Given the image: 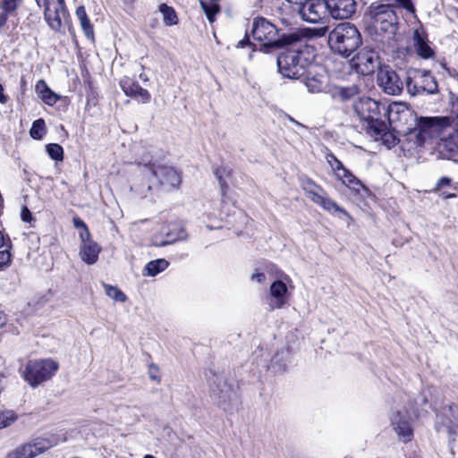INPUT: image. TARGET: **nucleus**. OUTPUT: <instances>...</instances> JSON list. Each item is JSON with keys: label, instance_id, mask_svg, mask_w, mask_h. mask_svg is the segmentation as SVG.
Wrapping results in <instances>:
<instances>
[{"label": "nucleus", "instance_id": "nucleus-1", "mask_svg": "<svg viewBox=\"0 0 458 458\" xmlns=\"http://www.w3.org/2000/svg\"><path fill=\"white\" fill-rule=\"evenodd\" d=\"M369 34L376 41L390 44L398 30L395 6L387 3H372L365 13Z\"/></svg>", "mask_w": 458, "mask_h": 458}, {"label": "nucleus", "instance_id": "nucleus-2", "mask_svg": "<svg viewBox=\"0 0 458 458\" xmlns=\"http://www.w3.org/2000/svg\"><path fill=\"white\" fill-rule=\"evenodd\" d=\"M400 121H407L408 118L414 122L413 127H407L404 131L416 139L418 146H422L428 140L440 138L442 134L451 129V117L449 116H420L411 113L409 109L396 111Z\"/></svg>", "mask_w": 458, "mask_h": 458}, {"label": "nucleus", "instance_id": "nucleus-3", "mask_svg": "<svg viewBox=\"0 0 458 458\" xmlns=\"http://www.w3.org/2000/svg\"><path fill=\"white\" fill-rule=\"evenodd\" d=\"M314 48L308 45L291 47L281 53L277 59L279 72L289 79H298L303 76L306 69L313 63Z\"/></svg>", "mask_w": 458, "mask_h": 458}, {"label": "nucleus", "instance_id": "nucleus-4", "mask_svg": "<svg viewBox=\"0 0 458 458\" xmlns=\"http://www.w3.org/2000/svg\"><path fill=\"white\" fill-rule=\"evenodd\" d=\"M253 39L263 43L264 47H282L301 41L297 33L280 34L279 30L264 17H257L252 21Z\"/></svg>", "mask_w": 458, "mask_h": 458}, {"label": "nucleus", "instance_id": "nucleus-5", "mask_svg": "<svg viewBox=\"0 0 458 458\" xmlns=\"http://www.w3.org/2000/svg\"><path fill=\"white\" fill-rule=\"evenodd\" d=\"M353 108L360 120L366 123L364 130L371 137L377 138L386 130V124L381 114V111H384V116L386 114V106L380 105L370 98H360L354 103Z\"/></svg>", "mask_w": 458, "mask_h": 458}, {"label": "nucleus", "instance_id": "nucleus-6", "mask_svg": "<svg viewBox=\"0 0 458 458\" xmlns=\"http://www.w3.org/2000/svg\"><path fill=\"white\" fill-rule=\"evenodd\" d=\"M360 44V34L350 22L338 24L328 35L329 47L342 56H349Z\"/></svg>", "mask_w": 458, "mask_h": 458}, {"label": "nucleus", "instance_id": "nucleus-7", "mask_svg": "<svg viewBox=\"0 0 458 458\" xmlns=\"http://www.w3.org/2000/svg\"><path fill=\"white\" fill-rule=\"evenodd\" d=\"M449 102L452 113L456 116L457 123L454 124L451 118V129H448L437 143V150L444 158L451 159L458 156V93H449Z\"/></svg>", "mask_w": 458, "mask_h": 458}, {"label": "nucleus", "instance_id": "nucleus-8", "mask_svg": "<svg viewBox=\"0 0 458 458\" xmlns=\"http://www.w3.org/2000/svg\"><path fill=\"white\" fill-rule=\"evenodd\" d=\"M58 369V362L52 359L31 360L27 362L22 377L32 387H36L49 380Z\"/></svg>", "mask_w": 458, "mask_h": 458}, {"label": "nucleus", "instance_id": "nucleus-9", "mask_svg": "<svg viewBox=\"0 0 458 458\" xmlns=\"http://www.w3.org/2000/svg\"><path fill=\"white\" fill-rule=\"evenodd\" d=\"M406 89L411 97L438 93L436 78L427 70H413L406 78Z\"/></svg>", "mask_w": 458, "mask_h": 458}, {"label": "nucleus", "instance_id": "nucleus-10", "mask_svg": "<svg viewBox=\"0 0 458 458\" xmlns=\"http://www.w3.org/2000/svg\"><path fill=\"white\" fill-rule=\"evenodd\" d=\"M210 397L214 403L225 411H229L232 403L236 400V394L226 377L214 374L210 378Z\"/></svg>", "mask_w": 458, "mask_h": 458}, {"label": "nucleus", "instance_id": "nucleus-11", "mask_svg": "<svg viewBox=\"0 0 458 458\" xmlns=\"http://www.w3.org/2000/svg\"><path fill=\"white\" fill-rule=\"evenodd\" d=\"M56 444V439L53 437H34L8 452L4 458H35Z\"/></svg>", "mask_w": 458, "mask_h": 458}, {"label": "nucleus", "instance_id": "nucleus-12", "mask_svg": "<svg viewBox=\"0 0 458 458\" xmlns=\"http://www.w3.org/2000/svg\"><path fill=\"white\" fill-rule=\"evenodd\" d=\"M301 188L306 196L315 204L321 207L329 213L341 212L347 214L346 211L331 199L325 190L318 184L315 183L310 178L301 179Z\"/></svg>", "mask_w": 458, "mask_h": 458}, {"label": "nucleus", "instance_id": "nucleus-13", "mask_svg": "<svg viewBox=\"0 0 458 458\" xmlns=\"http://www.w3.org/2000/svg\"><path fill=\"white\" fill-rule=\"evenodd\" d=\"M352 64L357 72L362 75H370L384 66L381 65L378 53L369 47L360 49L352 60Z\"/></svg>", "mask_w": 458, "mask_h": 458}, {"label": "nucleus", "instance_id": "nucleus-14", "mask_svg": "<svg viewBox=\"0 0 458 458\" xmlns=\"http://www.w3.org/2000/svg\"><path fill=\"white\" fill-rule=\"evenodd\" d=\"M413 420L406 409L397 410L390 416V424L396 433L398 440L409 443L413 437Z\"/></svg>", "mask_w": 458, "mask_h": 458}, {"label": "nucleus", "instance_id": "nucleus-15", "mask_svg": "<svg viewBox=\"0 0 458 458\" xmlns=\"http://www.w3.org/2000/svg\"><path fill=\"white\" fill-rule=\"evenodd\" d=\"M378 87L388 95L397 96L403 89V82L398 74L388 65L380 67L377 74Z\"/></svg>", "mask_w": 458, "mask_h": 458}, {"label": "nucleus", "instance_id": "nucleus-16", "mask_svg": "<svg viewBox=\"0 0 458 458\" xmlns=\"http://www.w3.org/2000/svg\"><path fill=\"white\" fill-rule=\"evenodd\" d=\"M436 429L437 432L446 433L454 441L458 432V406L450 405L445 408L441 414L437 415Z\"/></svg>", "mask_w": 458, "mask_h": 458}, {"label": "nucleus", "instance_id": "nucleus-17", "mask_svg": "<svg viewBox=\"0 0 458 458\" xmlns=\"http://www.w3.org/2000/svg\"><path fill=\"white\" fill-rule=\"evenodd\" d=\"M323 2L328 13L335 20L349 19L356 11L354 0H323Z\"/></svg>", "mask_w": 458, "mask_h": 458}, {"label": "nucleus", "instance_id": "nucleus-18", "mask_svg": "<svg viewBox=\"0 0 458 458\" xmlns=\"http://www.w3.org/2000/svg\"><path fill=\"white\" fill-rule=\"evenodd\" d=\"M325 8L324 2L321 3L319 0H306L296 6L302 20L310 23H317L322 19Z\"/></svg>", "mask_w": 458, "mask_h": 458}, {"label": "nucleus", "instance_id": "nucleus-19", "mask_svg": "<svg viewBox=\"0 0 458 458\" xmlns=\"http://www.w3.org/2000/svg\"><path fill=\"white\" fill-rule=\"evenodd\" d=\"M307 76L305 85L310 93H318L324 89L326 84L325 70L317 65L311 64L306 69Z\"/></svg>", "mask_w": 458, "mask_h": 458}, {"label": "nucleus", "instance_id": "nucleus-20", "mask_svg": "<svg viewBox=\"0 0 458 458\" xmlns=\"http://www.w3.org/2000/svg\"><path fill=\"white\" fill-rule=\"evenodd\" d=\"M158 179L159 184L169 189H177L181 182V174L172 166L158 165Z\"/></svg>", "mask_w": 458, "mask_h": 458}, {"label": "nucleus", "instance_id": "nucleus-21", "mask_svg": "<svg viewBox=\"0 0 458 458\" xmlns=\"http://www.w3.org/2000/svg\"><path fill=\"white\" fill-rule=\"evenodd\" d=\"M120 85L126 96L136 98L142 103H148L150 101L151 97L149 92L141 88L138 82L127 78L122 80Z\"/></svg>", "mask_w": 458, "mask_h": 458}, {"label": "nucleus", "instance_id": "nucleus-22", "mask_svg": "<svg viewBox=\"0 0 458 458\" xmlns=\"http://www.w3.org/2000/svg\"><path fill=\"white\" fill-rule=\"evenodd\" d=\"M41 5L44 6V17L51 30L56 32L61 31V29L63 27L62 20L65 19V17L68 15V12L63 13V11H60L59 8H56L55 12L52 13L47 0H43Z\"/></svg>", "mask_w": 458, "mask_h": 458}, {"label": "nucleus", "instance_id": "nucleus-23", "mask_svg": "<svg viewBox=\"0 0 458 458\" xmlns=\"http://www.w3.org/2000/svg\"><path fill=\"white\" fill-rule=\"evenodd\" d=\"M286 293L287 286L284 282L278 280L275 281L271 284L270 295L273 298L269 303V308L271 310L284 307V305L286 303Z\"/></svg>", "mask_w": 458, "mask_h": 458}, {"label": "nucleus", "instance_id": "nucleus-24", "mask_svg": "<svg viewBox=\"0 0 458 458\" xmlns=\"http://www.w3.org/2000/svg\"><path fill=\"white\" fill-rule=\"evenodd\" d=\"M99 252L100 247L96 242H88L81 244L79 255L86 264L93 265L98 261Z\"/></svg>", "mask_w": 458, "mask_h": 458}, {"label": "nucleus", "instance_id": "nucleus-25", "mask_svg": "<svg viewBox=\"0 0 458 458\" xmlns=\"http://www.w3.org/2000/svg\"><path fill=\"white\" fill-rule=\"evenodd\" d=\"M412 40L415 52L420 57L428 59L434 55V51L428 46L427 38L418 30H414Z\"/></svg>", "mask_w": 458, "mask_h": 458}, {"label": "nucleus", "instance_id": "nucleus-26", "mask_svg": "<svg viewBox=\"0 0 458 458\" xmlns=\"http://www.w3.org/2000/svg\"><path fill=\"white\" fill-rule=\"evenodd\" d=\"M35 89L38 98L48 106H54L60 98L43 80L36 83Z\"/></svg>", "mask_w": 458, "mask_h": 458}, {"label": "nucleus", "instance_id": "nucleus-27", "mask_svg": "<svg viewBox=\"0 0 458 458\" xmlns=\"http://www.w3.org/2000/svg\"><path fill=\"white\" fill-rule=\"evenodd\" d=\"M75 13L78 20L80 21L81 27L85 36L88 38L92 39L94 38V29L87 15L85 7L83 5L77 7Z\"/></svg>", "mask_w": 458, "mask_h": 458}, {"label": "nucleus", "instance_id": "nucleus-28", "mask_svg": "<svg viewBox=\"0 0 458 458\" xmlns=\"http://www.w3.org/2000/svg\"><path fill=\"white\" fill-rule=\"evenodd\" d=\"M169 266V262L165 259H157L151 260L144 267L143 275L148 276H155L165 271Z\"/></svg>", "mask_w": 458, "mask_h": 458}, {"label": "nucleus", "instance_id": "nucleus-29", "mask_svg": "<svg viewBox=\"0 0 458 458\" xmlns=\"http://www.w3.org/2000/svg\"><path fill=\"white\" fill-rule=\"evenodd\" d=\"M137 162L139 165L148 166L154 176L158 175V159L155 157L152 151L143 153Z\"/></svg>", "mask_w": 458, "mask_h": 458}, {"label": "nucleus", "instance_id": "nucleus-30", "mask_svg": "<svg viewBox=\"0 0 458 458\" xmlns=\"http://www.w3.org/2000/svg\"><path fill=\"white\" fill-rule=\"evenodd\" d=\"M336 177L350 189L358 191L359 187L361 186L360 180L346 168L338 172Z\"/></svg>", "mask_w": 458, "mask_h": 458}, {"label": "nucleus", "instance_id": "nucleus-31", "mask_svg": "<svg viewBox=\"0 0 458 458\" xmlns=\"http://www.w3.org/2000/svg\"><path fill=\"white\" fill-rule=\"evenodd\" d=\"M159 11L163 14V21L165 25L172 26L177 24L178 18L173 7L168 6L165 4H162L159 6Z\"/></svg>", "mask_w": 458, "mask_h": 458}, {"label": "nucleus", "instance_id": "nucleus-32", "mask_svg": "<svg viewBox=\"0 0 458 458\" xmlns=\"http://www.w3.org/2000/svg\"><path fill=\"white\" fill-rule=\"evenodd\" d=\"M360 89L356 85H351L348 87H339L335 89V95L339 97L342 100H349L355 96L359 95Z\"/></svg>", "mask_w": 458, "mask_h": 458}, {"label": "nucleus", "instance_id": "nucleus-33", "mask_svg": "<svg viewBox=\"0 0 458 458\" xmlns=\"http://www.w3.org/2000/svg\"><path fill=\"white\" fill-rule=\"evenodd\" d=\"M11 247L9 240L4 242V246L0 249V270L8 267L12 262V255L9 251Z\"/></svg>", "mask_w": 458, "mask_h": 458}, {"label": "nucleus", "instance_id": "nucleus-34", "mask_svg": "<svg viewBox=\"0 0 458 458\" xmlns=\"http://www.w3.org/2000/svg\"><path fill=\"white\" fill-rule=\"evenodd\" d=\"M106 294L115 301L124 302L127 300L126 295L116 286L104 284Z\"/></svg>", "mask_w": 458, "mask_h": 458}, {"label": "nucleus", "instance_id": "nucleus-35", "mask_svg": "<svg viewBox=\"0 0 458 458\" xmlns=\"http://www.w3.org/2000/svg\"><path fill=\"white\" fill-rule=\"evenodd\" d=\"M45 122L43 119H38L34 121L32 123L31 129L30 131L31 138L34 140H40L42 139L43 135L45 134Z\"/></svg>", "mask_w": 458, "mask_h": 458}, {"label": "nucleus", "instance_id": "nucleus-36", "mask_svg": "<svg viewBox=\"0 0 458 458\" xmlns=\"http://www.w3.org/2000/svg\"><path fill=\"white\" fill-rule=\"evenodd\" d=\"M46 150L49 157L56 161H62L64 158V149L56 143H50L46 146Z\"/></svg>", "mask_w": 458, "mask_h": 458}, {"label": "nucleus", "instance_id": "nucleus-37", "mask_svg": "<svg viewBox=\"0 0 458 458\" xmlns=\"http://www.w3.org/2000/svg\"><path fill=\"white\" fill-rule=\"evenodd\" d=\"M17 418L13 411H0V429L11 426L16 421Z\"/></svg>", "mask_w": 458, "mask_h": 458}, {"label": "nucleus", "instance_id": "nucleus-38", "mask_svg": "<svg viewBox=\"0 0 458 458\" xmlns=\"http://www.w3.org/2000/svg\"><path fill=\"white\" fill-rule=\"evenodd\" d=\"M201 7L204 10L208 21L210 22L213 21L215 15L218 13L219 7L216 4L214 3H205L203 1L200 2Z\"/></svg>", "mask_w": 458, "mask_h": 458}, {"label": "nucleus", "instance_id": "nucleus-39", "mask_svg": "<svg viewBox=\"0 0 458 458\" xmlns=\"http://www.w3.org/2000/svg\"><path fill=\"white\" fill-rule=\"evenodd\" d=\"M22 0H2L0 3L3 11L12 13L16 11Z\"/></svg>", "mask_w": 458, "mask_h": 458}, {"label": "nucleus", "instance_id": "nucleus-40", "mask_svg": "<svg viewBox=\"0 0 458 458\" xmlns=\"http://www.w3.org/2000/svg\"><path fill=\"white\" fill-rule=\"evenodd\" d=\"M327 163L329 164L330 167L334 171L335 176L337 175L338 172H342V170L345 169L343 163L336 158L333 154H328L327 156Z\"/></svg>", "mask_w": 458, "mask_h": 458}, {"label": "nucleus", "instance_id": "nucleus-41", "mask_svg": "<svg viewBox=\"0 0 458 458\" xmlns=\"http://www.w3.org/2000/svg\"><path fill=\"white\" fill-rule=\"evenodd\" d=\"M148 377L151 380L153 381H159L160 380V377H159V369L158 367L154 364V363H151L149 366H148Z\"/></svg>", "mask_w": 458, "mask_h": 458}, {"label": "nucleus", "instance_id": "nucleus-42", "mask_svg": "<svg viewBox=\"0 0 458 458\" xmlns=\"http://www.w3.org/2000/svg\"><path fill=\"white\" fill-rule=\"evenodd\" d=\"M79 236H80V239L81 241V244H84L85 242H93L90 239V233L89 231L88 226H86V227H84V228L80 230Z\"/></svg>", "mask_w": 458, "mask_h": 458}, {"label": "nucleus", "instance_id": "nucleus-43", "mask_svg": "<svg viewBox=\"0 0 458 458\" xmlns=\"http://www.w3.org/2000/svg\"><path fill=\"white\" fill-rule=\"evenodd\" d=\"M250 279L253 282L261 284L266 280V276L264 273L257 270L251 275Z\"/></svg>", "mask_w": 458, "mask_h": 458}, {"label": "nucleus", "instance_id": "nucleus-44", "mask_svg": "<svg viewBox=\"0 0 458 458\" xmlns=\"http://www.w3.org/2000/svg\"><path fill=\"white\" fill-rule=\"evenodd\" d=\"M151 190V186L150 185H148L146 189H139V188H132L131 187V191H134L135 194L140 198H145L148 196V193Z\"/></svg>", "mask_w": 458, "mask_h": 458}, {"label": "nucleus", "instance_id": "nucleus-45", "mask_svg": "<svg viewBox=\"0 0 458 458\" xmlns=\"http://www.w3.org/2000/svg\"><path fill=\"white\" fill-rule=\"evenodd\" d=\"M396 3H398L403 8L413 12V5L411 2V0H394Z\"/></svg>", "mask_w": 458, "mask_h": 458}, {"label": "nucleus", "instance_id": "nucleus-46", "mask_svg": "<svg viewBox=\"0 0 458 458\" xmlns=\"http://www.w3.org/2000/svg\"><path fill=\"white\" fill-rule=\"evenodd\" d=\"M452 180L448 177H442L437 183V189H441L451 184Z\"/></svg>", "mask_w": 458, "mask_h": 458}, {"label": "nucleus", "instance_id": "nucleus-47", "mask_svg": "<svg viewBox=\"0 0 458 458\" xmlns=\"http://www.w3.org/2000/svg\"><path fill=\"white\" fill-rule=\"evenodd\" d=\"M216 177H217V179L219 181L220 187H221V191H222L223 194H225V189H226L227 186H226L225 182L222 178V175L220 174V170H216Z\"/></svg>", "mask_w": 458, "mask_h": 458}, {"label": "nucleus", "instance_id": "nucleus-48", "mask_svg": "<svg viewBox=\"0 0 458 458\" xmlns=\"http://www.w3.org/2000/svg\"><path fill=\"white\" fill-rule=\"evenodd\" d=\"M251 43L250 42V39H249V36L248 34H246V36L244 37V38H242V40H240L237 44V47L239 48H243L247 46H250Z\"/></svg>", "mask_w": 458, "mask_h": 458}, {"label": "nucleus", "instance_id": "nucleus-49", "mask_svg": "<svg viewBox=\"0 0 458 458\" xmlns=\"http://www.w3.org/2000/svg\"><path fill=\"white\" fill-rule=\"evenodd\" d=\"M72 222L74 227L78 229H82L87 226L86 224L80 217H74Z\"/></svg>", "mask_w": 458, "mask_h": 458}, {"label": "nucleus", "instance_id": "nucleus-50", "mask_svg": "<svg viewBox=\"0 0 458 458\" xmlns=\"http://www.w3.org/2000/svg\"><path fill=\"white\" fill-rule=\"evenodd\" d=\"M31 218V213L27 208H24L21 211V219L24 222H29Z\"/></svg>", "mask_w": 458, "mask_h": 458}, {"label": "nucleus", "instance_id": "nucleus-51", "mask_svg": "<svg viewBox=\"0 0 458 458\" xmlns=\"http://www.w3.org/2000/svg\"><path fill=\"white\" fill-rule=\"evenodd\" d=\"M8 14L6 12L3 11V13H0V28L4 27L8 20Z\"/></svg>", "mask_w": 458, "mask_h": 458}, {"label": "nucleus", "instance_id": "nucleus-52", "mask_svg": "<svg viewBox=\"0 0 458 458\" xmlns=\"http://www.w3.org/2000/svg\"><path fill=\"white\" fill-rule=\"evenodd\" d=\"M7 102V96L4 94V88L0 83V103L5 104Z\"/></svg>", "mask_w": 458, "mask_h": 458}, {"label": "nucleus", "instance_id": "nucleus-53", "mask_svg": "<svg viewBox=\"0 0 458 458\" xmlns=\"http://www.w3.org/2000/svg\"><path fill=\"white\" fill-rule=\"evenodd\" d=\"M57 1V4H58V7L60 9V11H63V13H67V8H66V5H65V1L64 0H56Z\"/></svg>", "mask_w": 458, "mask_h": 458}, {"label": "nucleus", "instance_id": "nucleus-54", "mask_svg": "<svg viewBox=\"0 0 458 458\" xmlns=\"http://www.w3.org/2000/svg\"><path fill=\"white\" fill-rule=\"evenodd\" d=\"M6 322L5 314L0 310V327H3Z\"/></svg>", "mask_w": 458, "mask_h": 458}, {"label": "nucleus", "instance_id": "nucleus-55", "mask_svg": "<svg viewBox=\"0 0 458 458\" xmlns=\"http://www.w3.org/2000/svg\"><path fill=\"white\" fill-rule=\"evenodd\" d=\"M174 240H167V241H164V242H155L154 244L156 246H165L167 244H170L171 242H173Z\"/></svg>", "mask_w": 458, "mask_h": 458}, {"label": "nucleus", "instance_id": "nucleus-56", "mask_svg": "<svg viewBox=\"0 0 458 458\" xmlns=\"http://www.w3.org/2000/svg\"><path fill=\"white\" fill-rule=\"evenodd\" d=\"M288 3L297 6L298 4H303L306 0H286Z\"/></svg>", "mask_w": 458, "mask_h": 458}, {"label": "nucleus", "instance_id": "nucleus-57", "mask_svg": "<svg viewBox=\"0 0 458 458\" xmlns=\"http://www.w3.org/2000/svg\"><path fill=\"white\" fill-rule=\"evenodd\" d=\"M389 120L390 121H394V110L391 108L390 111H389Z\"/></svg>", "mask_w": 458, "mask_h": 458}, {"label": "nucleus", "instance_id": "nucleus-58", "mask_svg": "<svg viewBox=\"0 0 458 458\" xmlns=\"http://www.w3.org/2000/svg\"><path fill=\"white\" fill-rule=\"evenodd\" d=\"M35 1H36L37 4L38 6H41V4L43 3V0H35Z\"/></svg>", "mask_w": 458, "mask_h": 458}, {"label": "nucleus", "instance_id": "nucleus-59", "mask_svg": "<svg viewBox=\"0 0 458 458\" xmlns=\"http://www.w3.org/2000/svg\"><path fill=\"white\" fill-rule=\"evenodd\" d=\"M143 458H156L152 454H146Z\"/></svg>", "mask_w": 458, "mask_h": 458}]
</instances>
